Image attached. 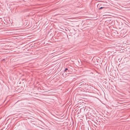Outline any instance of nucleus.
Returning a JSON list of instances; mask_svg holds the SVG:
<instances>
[{"label":"nucleus","mask_w":130,"mask_h":130,"mask_svg":"<svg viewBox=\"0 0 130 130\" xmlns=\"http://www.w3.org/2000/svg\"><path fill=\"white\" fill-rule=\"evenodd\" d=\"M64 71V72H69V70H68V69L67 68H65Z\"/></svg>","instance_id":"obj_1"},{"label":"nucleus","mask_w":130,"mask_h":130,"mask_svg":"<svg viewBox=\"0 0 130 130\" xmlns=\"http://www.w3.org/2000/svg\"><path fill=\"white\" fill-rule=\"evenodd\" d=\"M104 8H105V7H100V8H99V9H101Z\"/></svg>","instance_id":"obj_2"}]
</instances>
